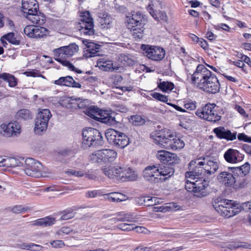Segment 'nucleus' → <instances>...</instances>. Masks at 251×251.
<instances>
[{"mask_svg":"<svg viewBox=\"0 0 251 251\" xmlns=\"http://www.w3.org/2000/svg\"><path fill=\"white\" fill-rule=\"evenodd\" d=\"M192 82L198 87L210 93H216L220 90V82L217 77L203 65H199L192 75Z\"/></svg>","mask_w":251,"mask_h":251,"instance_id":"f257e3e1","label":"nucleus"},{"mask_svg":"<svg viewBox=\"0 0 251 251\" xmlns=\"http://www.w3.org/2000/svg\"><path fill=\"white\" fill-rule=\"evenodd\" d=\"M151 137L155 143L166 149L176 151L182 149L185 146L184 141L169 129H164L160 133H152Z\"/></svg>","mask_w":251,"mask_h":251,"instance_id":"f03ea898","label":"nucleus"},{"mask_svg":"<svg viewBox=\"0 0 251 251\" xmlns=\"http://www.w3.org/2000/svg\"><path fill=\"white\" fill-rule=\"evenodd\" d=\"M146 19L140 12H132L126 17V25L130 29L135 38L141 39L143 36Z\"/></svg>","mask_w":251,"mask_h":251,"instance_id":"7ed1b4c3","label":"nucleus"},{"mask_svg":"<svg viewBox=\"0 0 251 251\" xmlns=\"http://www.w3.org/2000/svg\"><path fill=\"white\" fill-rule=\"evenodd\" d=\"M249 212L251 215V201L243 203L241 205L225 199H221V216L229 218L236 215L241 210Z\"/></svg>","mask_w":251,"mask_h":251,"instance_id":"20e7f679","label":"nucleus"},{"mask_svg":"<svg viewBox=\"0 0 251 251\" xmlns=\"http://www.w3.org/2000/svg\"><path fill=\"white\" fill-rule=\"evenodd\" d=\"M82 147L87 149L90 147H97L103 144L101 134L96 128L88 127L82 131Z\"/></svg>","mask_w":251,"mask_h":251,"instance_id":"39448f33","label":"nucleus"},{"mask_svg":"<svg viewBox=\"0 0 251 251\" xmlns=\"http://www.w3.org/2000/svg\"><path fill=\"white\" fill-rule=\"evenodd\" d=\"M108 141L119 149H124L129 144L127 136L114 129H108L105 133Z\"/></svg>","mask_w":251,"mask_h":251,"instance_id":"423d86ee","label":"nucleus"},{"mask_svg":"<svg viewBox=\"0 0 251 251\" xmlns=\"http://www.w3.org/2000/svg\"><path fill=\"white\" fill-rule=\"evenodd\" d=\"M196 115L201 118L215 123L220 120L219 106L214 103L206 104L201 109H198Z\"/></svg>","mask_w":251,"mask_h":251,"instance_id":"0eeeda50","label":"nucleus"},{"mask_svg":"<svg viewBox=\"0 0 251 251\" xmlns=\"http://www.w3.org/2000/svg\"><path fill=\"white\" fill-rule=\"evenodd\" d=\"M190 170L192 171L187 172L185 173L186 178H189L192 179L195 178H200L199 176L207 173L205 170V158L202 159L198 158L194 160H192L189 163Z\"/></svg>","mask_w":251,"mask_h":251,"instance_id":"6e6552de","label":"nucleus"},{"mask_svg":"<svg viewBox=\"0 0 251 251\" xmlns=\"http://www.w3.org/2000/svg\"><path fill=\"white\" fill-rule=\"evenodd\" d=\"M51 117L50 112L48 109H42L38 112L35 122L34 132L36 134H41L45 132Z\"/></svg>","mask_w":251,"mask_h":251,"instance_id":"1a4fd4ad","label":"nucleus"},{"mask_svg":"<svg viewBox=\"0 0 251 251\" xmlns=\"http://www.w3.org/2000/svg\"><path fill=\"white\" fill-rule=\"evenodd\" d=\"M117 152L113 150L103 149L93 154L91 159L94 163L108 164L116 158Z\"/></svg>","mask_w":251,"mask_h":251,"instance_id":"9d476101","label":"nucleus"},{"mask_svg":"<svg viewBox=\"0 0 251 251\" xmlns=\"http://www.w3.org/2000/svg\"><path fill=\"white\" fill-rule=\"evenodd\" d=\"M25 165L24 172L26 175L34 177L42 176L43 166L38 161L28 158L25 160Z\"/></svg>","mask_w":251,"mask_h":251,"instance_id":"9b49d317","label":"nucleus"},{"mask_svg":"<svg viewBox=\"0 0 251 251\" xmlns=\"http://www.w3.org/2000/svg\"><path fill=\"white\" fill-rule=\"evenodd\" d=\"M142 49L144 51V55L154 61L162 60L165 55V50L157 46L143 45Z\"/></svg>","mask_w":251,"mask_h":251,"instance_id":"f8f14e48","label":"nucleus"},{"mask_svg":"<svg viewBox=\"0 0 251 251\" xmlns=\"http://www.w3.org/2000/svg\"><path fill=\"white\" fill-rule=\"evenodd\" d=\"M21 128L17 121L3 124L0 126V134L7 137L17 136L21 133Z\"/></svg>","mask_w":251,"mask_h":251,"instance_id":"ddd939ff","label":"nucleus"},{"mask_svg":"<svg viewBox=\"0 0 251 251\" xmlns=\"http://www.w3.org/2000/svg\"><path fill=\"white\" fill-rule=\"evenodd\" d=\"M207 186V183L205 179H202V178L195 181H191L187 179L185 181V188L189 192L200 193L201 197L205 195L203 190Z\"/></svg>","mask_w":251,"mask_h":251,"instance_id":"4468645a","label":"nucleus"},{"mask_svg":"<svg viewBox=\"0 0 251 251\" xmlns=\"http://www.w3.org/2000/svg\"><path fill=\"white\" fill-rule=\"evenodd\" d=\"M160 8H162V6L160 1L159 0L154 2L151 1L147 7L148 11L155 20L167 22L168 17L166 12L160 11Z\"/></svg>","mask_w":251,"mask_h":251,"instance_id":"2eb2a0df","label":"nucleus"},{"mask_svg":"<svg viewBox=\"0 0 251 251\" xmlns=\"http://www.w3.org/2000/svg\"><path fill=\"white\" fill-rule=\"evenodd\" d=\"M78 50V47L75 44L61 47L52 50L54 57H70Z\"/></svg>","mask_w":251,"mask_h":251,"instance_id":"dca6fc26","label":"nucleus"},{"mask_svg":"<svg viewBox=\"0 0 251 251\" xmlns=\"http://www.w3.org/2000/svg\"><path fill=\"white\" fill-rule=\"evenodd\" d=\"M159 167L156 165L147 166L143 171V175L144 178L152 183H158L161 179L159 177Z\"/></svg>","mask_w":251,"mask_h":251,"instance_id":"f3484780","label":"nucleus"},{"mask_svg":"<svg viewBox=\"0 0 251 251\" xmlns=\"http://www.w3.org/2000/svg\"><path fill=\"white\" fill-rule=\"evenodd\" d=\"M156 156L163 163L166 164L167 165L177 163L179 160L176 154L164 150L158 151Z\"/></svg>","mask_w":251,"mask_h":251,"instance_id":"a211bd4d","label":"nucleus"},{"mask_svg":"<svg viewBox=\"0 0 251 251\" xmlns=\"http://www.w3.org/2000/svg\"><path fill=\"white\" fill-rule=\"evenodd\" d=\"M244 155L236 150L229 149L224 155L226 161L230 163H237L243 160Z\"/></svg>","mask_w":251,"mask_h":251,"instance_id":"6ab92c4d","label":"nucleus"},{"mask_svg":"<svg viewBox=\"0 0 251 251\" xmlns=\"http://www.w3.org/2000/svg\"><path fill=\"white\" fill-rule=\"evenodd\" d=\"M38 9L39 5L36 0H22V10L25 16L28 14L37 12Z\"/></svg>","mask_w":251,"mask_h":251,"instance_id":"aec40b11","label":"nucleus"},{"mask_svg":"<svg viewBox=\"0 0 251 251\" xmlns=\"http://www.w3.org/2000/svg\"><path fill=\"white\" fill-rule=\"evenodd\" d=\"M53 83L59 86H65L76 88H81V85L79 83L75 81L73 77L70 75L60 77L57 80H54Z\"/></svg>","mask_w":251,"mask_h":251,"instance_id":"412c9836","label":"nucleus"},{"mask_svg":"<svg viewBox=\"0 0 251 251\" xmlns=\"http://www.w3.org/2000/svg\"><path fill=\"white\" fill-rule=\"evenodd\" d=\"M26 18L29 20L33 24L38 25H43L46 21V17L45 15L39 11L37 10V12H34L32 14H28L25 16Z\"/></svg>","mask_w":251,"mask_h":251,"instance_id":"4be33fe9","label":"nucleus"},{"mask_svg":"<svg viewBox=\"0 0 251 251\" xmlns=\"http://www.w3.org/2000/svg\"><path fill=\"white\" fill-rule=\"evenodd\" d=\"M235 182V178L230 173H221V183L222 186L227 188H231Z\"/></svg>","mask_w":251,"mask_h":251,"instance_id":"5701e85b","label":"nucleus"},{"mask_svg":"<svg viewBox=\"0 0 251 251\" xmlns=\"http://www.w3.org/2000/svg\"><path fill=\"white\" fill-rule=\"evenodd\" d=\"M84 25H82L81 24H76V28L79 30L81 35L84 36H92L94 35L95 30L94 29V23H92L91 25H88L85 23Z\"/></svg>","mask_w":251,"mask_h":251,"instance_id":"b1692460","label":"nucleus"},{"mask_svg":"<svg viewBox=\"0 0 251 251\" xmlns=\"http://www.w3.org/2000/svg\"><path fill=\"white\" fill-rule=\"evenodd\" d=\"M136 177V174L131 169L121 167L120 180L122 181H131L135 179Z\"/></svg>","mask_w":251,"mask_h":251,"instance_id":"393cba45","label":"nucleus"},{"mask_svg":"<svg viewBox=\"0 0 251 251\" xmlns=\"http://www.w3.org/2000/svg\"><path fill=\"white\" fill-rule=\"evenodd\" d=\"M174 169L169 165H165L159 169V176H163L160 182L165 181L174 174Z\"/></svg>","mask_w":251,"mask_h":251,"instance_id":"a878e982","label":"nucleus"},{"mask_svg":"<svg viewBox=\"0 0 251 251\" xmlns=\"http://www.w3.org/2000/svg\"><path fill=\"white\" fill-rule=\"evenodd\" d=\"M78 14L79 21L77 24H81V25H84L85 23H86L90 26V25H91L92 23H94V20L89 11H79Z\"/></svg>","mask_w":251,"mask_h":251,"instance_id":"bb28decb","label":"nucleus"},{"mask_svg":"<svg viewBox=\"0 0 251 251\" xmlns=\"http://www.w3.org/2000/svg\"><path fill=\"white\" fill-rule=\"evenodd\" d=\"M102 170L103 173L110 178L120 180L121 167L104 168Z\"/></svg>","mask_w":251,"mask_h":251,"instance_id":"cd10ccee","label":"nucleus"},{"mask_svg":"<svg viewBox=\"0 0 251 251\" xmlns=\"http://www.w3.org/2000/svg\"><path fill=\"white\" fill-rule=\"evenodd\" d=\"M55 221V218L48 216L43 218L38 219L34 221L32 224V226L47 227L53 225Z\"/></svg>","mask_w":251,"mask_h":251,"instance_id":"c85d7f7f","label":"nucleus"},{"mask_svg":"<svg viewBox=\"0 0 251 251\" xmlns=\"http://www.w3.org/2000/svg\"><path fill=\"white\" fill-rule=\"evenodd\" d=\"M97 66L104 71H112L114 70L113 63L111 60L105 58H100L98 60Z\"/></svg>","mask_w":251,"mask_h":251,"instance_id":"c756f323","label":"nucleus"},{"mask_svg":"<svg viewBox=\"0 0 251 251\" xmlns=\"http://www.w3.org/2000/svg\"><path fill=\"white\" fill-rule=\"evenodd\" d=\"M1 167H15L19 166L22 163L19 159L11 157H7L2 159Z\"/></svg>","mask_w":251,"mask_h":251,"instance_id":"7c9ffc66","label":"nucleus"},{"mask_svg":"<svg viewBox=\"0 0 251 251\" xmlns=\"http://www.w3.org/2000/svg\"><path fill=\"white\" fill-rule=\"evenodd\" d=\"M68 57H54V59L60 63L62 65L67 67L70 70L75 72L78 74H81L82 71L80 70L76 69L72 64H71L66 59Z\"/></svg>","mask_w":251,"mask_h":251,"instance_id":"2f4dec72","label":"nucleus"},{"mask_svg":"<svg viewBox=\"0 0 251 251\" xmlns=\"http://www.w3.org/2000/svg\"><path fill=\"white\" fill-rule=\"evenodd\" d=\"M237 132H231L230 130L226 129L221 126V139H225L228 141H232L236 139Z\"/></svg>","mask_w":251,"mask_h":251,"instance_id":"473e14b6","label":"nucleus"},{"mask_svg":"<svg viewBox=\"0 0 251 251\" xmlns=\"http://www.w3.org/2000/svg\"><path fill=\"white\" fill-rule=\"evenodd\" d=\"M114 118L110 115L107 111L100 109L97 121L104 123L111 124Z\"/></svg>","mask_w":251,"mask_h":251,"instance_id":"72a5a7b5","label":"nucleus"},{"mask_svg":"<svg viewBox=\"0 0 251 251\" xmlns=\"http://www.w3.org/2000/svg\"><path fill=\"white\" fill-rule=\"evenodd\" d=\"M113 19L109 14L103 13L100 19V23L103 28H110L112 26Z\"/></svg>","mask_w":251,"mask_h":251,"instance_id":"f704fd0d","label":"nucleus"},{"mask_svg":"<svg viewBox=\"0 0 251 251\" xmlns=\"http://www.w3.org/2000/svg\"><path fill=\"white\" fill-rule=\"evenodd\" d=\"M135 217L133 214L131 213H123V214H119L118 217L110 219V221L114 222H130L134 221Z\"/></svg>","mask_w":251,"mask_h":251,"instance_id":"c9c22d12","label":"nucleus"},{"mask_svg":"<svg viewBox=\"0 0 251 251\" xmlns=\"http://www.w3.org/2000/svg\"><path fill=\"white\" fill-rule=\"evenodd\" d=\"M1 79L7 81L10 87H15L17 84V79L13 75L3 73L1 74Z\"/></svg>","mask_w":251,"mask_h":251,"instance_id":"e433bc0d","label":"nucleus"},{"mask_svg":"<svg viewBox=\"0 0 251 251\" xmlns=\"http://www.w3.org/2000/svg\"><path fill=\"white\" fill-rule=\"evenodd\" d=\"M16 118L18 120H26L32 119V115L28 110L23 109L16 113Z\"/></svg>","mask_w":251,"mask_h":251,"instance_id":"4c0bfd02","label":"nucleus"},{"mask_svg":"<svg viewBox=\"0 0 251 251\" xmlns=\"http://www.w3.org/2000/svg\"><path fill=\"white\" fill-rule=\"evenodd\" d=\"M204 166L205 170L207 171V173L209 175L214 173L219 168L217 162L212 160L207 161L206 164L205 163Z\"/></svg>","mask_w":251,"mask_h":251,"instance_id":"58836bf2","label":"nucleus"},{"mask_svg":"<svg viewBox=\"0 0 251 251\" xmlns=\"http://www.w3.org/2000/svg\"><path fill=\"white\" fill-rule=\"evenodd\" d=\"M99 110L100 109L98 107L91 105L86 109L85 113L87 116L97 120Z\"/></svg>","mask_w":251,"mask_h":251,"instance_id":"ea45409f","label":"nucleus"},{"mask_svg":"<svg viewBox=\"0 0 251 251\" xmlns=\"http://www.w3.org/2000/svg\"><path fill=\"white\" fill-rule=\"evenodd\" d=\"M99 45L94 43H89L87 45V51L90 53L89 56L93 57L99 55V49L100 48Z\"/></svg>","mask_w":251,"mask_h":251,"instance_id":"a19ab883","label":"nucleus"},{"mask_svg":"<svg viewBox=\"0 0 251 251\" xmlns=\"http://www.w3.org/2000/svg\"><path fill=\"white\" fill-rule=\"evenodd\" d=\"M48 32V30L47 28L41 25H37L36 26L35 34H34L33 38L39 39L44 38L47 36Z\"/></svg>","mask_w":251,"mask_h":251,"instance_id":"79ce46f5","label":"nucleus"},{"mask_svg":"<svg viewBox=\"0 0 251 251\" xmlns=\"http://www.w3.org/2000/svg\"><path fill=\"white\" fill-rule=\"evenodd\" d=\"M158 87L164 92H166L168 90L171 91L174 87V85L173 83L168 81L160 82L158 84Z\"/></svg>","mask_w":251,"mask_h":251,"instance_id":"37998d69","label":"nucleus"},{"mask_svg":"<svg viewBox=\"0 0 251 251\" xmlns=\"http://www.w3.org/2000/svg\"><path fill=\"white\" fill-rule=\"evenodd\" d=\"M36 26L33 25L26 26L24 29V33L28 37L33 38L35 34Z\"/></svg>","mask_w":251,"mask_h":251,"instance_id":"c03bdc74","label":"nucleus"},{"mask_svg":"<svg viewBox=\"0 0 251 251\" xmlns=\"http://www.w3.org/2000/svg\"><path fill=\"white\" fill-rule=\"evenodd\" d=\"M6 40L11 44L15 45H18L20 42L15 37V34L13 32H10L3 36Z\"/></svg>","mask_w":251,"mask_h":251,"instance_id":"a18cd8bd","label":"nucleus"},{"mask_svg":"<svg viewBox=\"0 0 251 251\" xmlns=\"http://www.w3.org/2000/svg\"><path fill=\"white\" fill-rule=\"evenodd\" d=\"M131 122L135 126L141 125L145 123V120L139 115H134L131 117Z\"/></svg>","mask_w":251,"mask_h":251,"instance_id":"49530a36","label":"nucleus"},{"mask_svg":"<svg viewBox=\"0 0 251 251\" xmlns=\"http://www.w3.org/2000/svg\"><path fill=\"white\" fill-rule=\"evenodd\" d=\"M118 192H112L107 194L105 195V198L112 202H120L119 198L118 196Z\"/></svg>","mask_w":251,"mask_h":251,"instance_id":"de8ad7c7","label":"nucleus"},{"mask_svg":"<svg viewBox=\"0 0 251 251\" xmlns=\"http://www.w3.org/2000/svg\"><path fill=\"white\" fill-rule=\"evenodd\" d=\"M118 192H112L107 194L105 195V198L112 202H120L119 198L118 196Z\"/></svg>","mask_w":251,"mask_h":251,"instance_id":"09e8293b","label":"nucleus"},{"mask_svg":"<svg viewBox=\"0 0 251 251\" xmlns=\"http://www.w3.org/2000/svg\"><path fill=\"white\" fill-rule=\"evenodd\" d=\"M74 216L75 213H74L73 210L69 209L65 210L63 212L62 215L60 217V220H67L73 218Z\"/></svg>","mask_w":251,"mask_h":251,"instance_id":"8fccbe9b","label":"nucleus"},{"mask_svg":"<svg viewBox=\"0 0 251 251\" xmlns=\"http://www.w3.org/2000/svg\"><path fill=\"white\" fill-rule=\"evenodd\" d=\"M250 164L246 162L244 165L240 166L238 169L240 174L243 176H246L248 174L250 170Z\"/></svg>","mask_w":251,"mask_h":251,"instance_id":"3c124183","label":"nucleus"},{"mask_svg":"<svg viewBox=\"0 0 251 251\" xmlns=\"http://www.w3.org/2000/svg\"><path fill=\"white\" fill-rule=\"evenodd\" d=\"M79 99L78 100L75 99V102H72L71 104H73L72 107L75 108H78L79 109H83L85 108L86 106V100L79 101Z\"/></svg>","mask_w":251,"mask_h":251,"instance_id":"603ef678","label":"nucleus"},{"mask_svg":"<svg viewBox=\"0 0 251 251\" xmlns=\"http://www.w3.org/2000/svg\"><path fill=\"white\" fill-rule=\"evenodd\" d=\"M152 97L155 99L167 103V102L168 100V98L167 96L159 93L154 92L152 94Z\"/></svg>","mask_w":251,"mask_h":251,"instance_id":"864d4df0","label":"nucleus"},{"mask_svg":"<svg viewBox=\"0 0 251 251\" xmlns=\"http://www.w3.org/2000/svg\"><path fill=\"white\" fill-rule=\"evenodd\" d=\"M184 107L189 110H193L196 108V103L191 100H187L184 102Z\"/></svg>","mask_w":251,"mask_h":251,"instance_id":"5fc2aeb1","label":"nucleus"},{"mask_svg":"<svg viewBox=\"0 0 251 251\" xmlns=\"http://www.w3.org/2000/svg\"><path fill=\"white\" fill-rule=\"evenodd\" d=\"M118 228L124 231H131L133 229V224L126 223L120 224L118 225Z\"/></svg>","mask_w":251,"mask_h":251,"instance_id":"6e6d98bb","label":"nucleus"},{"mask_svg":"<svg viewBox=\"0 0 251 251\" xmlns=\"http://www.w3.org/2000/svg\"><path fill=\"white\" fill-rule=\"evenodd\" d=\"M122 62L125 65L132 66L134 64V61L127 55L122 56Z\"/></svg>","mask_w":251,"mask_h":251,"instance_id":"4d7b16f0","label":"nucleus"},{"mask_svg":"<svg viewBox=\"0 0 251 251\" xmlns=\"http://www.w3.org/2000/svg\"><path fill=\"white\" fill-rule=\"evenodd\" d=\"M24 75H25L27 76H32V77H39L42 76V75L40 74V73L39 71L32 70L29 71H26L24 72Z\"/></svg>","mask_w":251,"mask_h":251,"instance_id":"13d9d810","label":"nucleus"},{"mask_svg":"<svg viewBox=\"0 0 251 251\" xmlns=\"http://www.w3.org/2000/svg\"><path fill=\"white\" fill-rule=\"evenodd\" d=\"M73 231V229L68 226H63L59 230H58L56 234L58 235H61L62 234H68Z\"/></svg>","mask_w":251,"mask_h":251,"instance_id":"bf43d9fd","label":"nucleus"},{"mask_svg":"<svg viewBox=\"0 0 251 251\" xmlns=\"http://www.w3.org/2000/svg\"><path fill=\"white\" fill-rule=\"evenodd\" d=\"M27 207H23L21 205H17L14 206L12 209V211L14 213H20L27 210Z\"/></svg>","mask_w":251,"mask_h":251,"instance_id":"052dcab7","label":"nucleus"},{"mask_svg":"<svg viewBox=\"0 0 251 251\" xmlns=\"http://www.w3.org/2000/svg\"><path fill=\"white\" fill-rule=\"evenodd\" d=\"M220 197H217L215 198H213L212 201V204L215 209L218 212H219L220 210Z\"/></svg>","mask_w":251,"mask_h":251,"instance_id":"680f3d73","label":"nucleus"},{"mask_svg":"<svg viewBox=\"0 0 251 251\" xmlns=\"http://www.w3.org/2000/svg\"><path fill=\"white\" fill-rule=\"evenodd\" d=\"M115 106L116 107V110L117 111L126 113L128 111V108L124 104H116Z\"/></svg>","mask_w":251,"mask_h":251,"instance_id":"e2e57ef3","label":"nucleus"},{"mask_svg":"<svg viewBox=\"0 0 251 251\" xmlns=\"http://www.w3.org/2000/svg\"><path fill=\"white\" fill-rule=\"evenodd\" d=\"M50 244L54 248H62L65 246L62 240H55L50 242Z\"/></svg>","mask_w":251,"mask_h":251,"instance_id":"0e129e2a","label":"nucleus"},{"mask_svg":"<svg viewBox=\"0 0 251 251\" xmlns=\"http://www.w3.org/2000/svg\"><path fill=\"white\" fill-rule=\"evenodd\" d=\"M67 173L69 175H73L77 177H81L84 175V173L81 171H75V170H70L67 172Z\"/></svg>","mask_w":251,"mask_h":251,"instance_id":"69168bd1","label":"nucleus"},{"mask_svg":"<svg viewBox=\"0 0 251 251\" xmlns=\"http://www.w3.org/2000/svg\"><path fill=\"white\" fill-rule=\"evenodd\" d=\"M100 192L97 190L89 191L85 193V196L88 198L96 197Z\"/></svg>","mask_w":251,"mask_h":251,"instance_id":"338daca9","label":"nucleus"},{"mask_svg":"<svg viewBox=\"0 0 251 251\" xmlns=\"http://www.w3.org/2000/svg\"><path fill=\"white\" fill-rule=\"evenodd\" d=\"M152 247H145L143 245H140L135 249L134 251H151Z\"/></svg>","mask_w":251,"mask_h":251,"instance_id":"774afa93","label":"nucleus"}]
</instances>
